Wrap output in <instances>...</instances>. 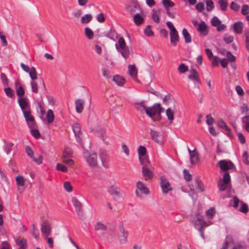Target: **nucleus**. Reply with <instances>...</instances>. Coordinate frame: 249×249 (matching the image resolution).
I'll use <instances>...</instances> for the list:
<instances>
[{
    "instance_id": "obj_1",
    "label": "nucleus",
    "mask_w": 249,
    "mask_h": 249,
    "mask_svg": "<svg viewBox=\"0 0 249 249\" xmlns=\"http://www.w3.org/2000/svg\"><path fill=\"white\" fill-rule=\"evenodd\" d=\"M83 156L87 164L90 167L93 168L98 166V156L94 152L85 150L84 152Z\"/></svg>"
},
{
    "instance_id": "obj_2",
    "label": "nucleus",
    "mask_w": 249,
    "mask_h": 249,
    "mask_svg": "<svg viewBox=\"0 0 249 249\" xmlns=\"http://www.w3.org/2000/svg\"><path fill=\"white\" fill-rule=\"evenodd\" d=\"M115 48L125 60L128 58L130 51L124 38L121 37L119 38L118 43L115 44Z\"/></svg>"
},
{
    "instance_id": "obj_3",
    "label": "nucleus",
    "mask_w": 249,
    "mask_h": 249,
    "mask_svg": "<svg viewBox=\"0 0 249 249\" xmlns=\"http://www.w3.org/2000/svg\"><path fill=\"white\" fill-rule=\"evenodd\" d=\"M166 25L170 29V42L173 46H176L179 40L178 32L171 21L167 22Z\"/></svg>"
},
{
    "instance_id": "obj_4",
    "label": "nucleus",
    "mask_w": 249,
    "mask_h": 249,
    "mask_svg": "<svg viewBox=\"0 0 249 249\" xmlns=\"http://www.w3.org/2000/svg\"><path fill=\"white\" fill-rule=\"evenodd\" d=\"M164 110V109L160 106V103H155L152 107H147L146 110V114L152 120H153V117L155 115L160 116Z\"/></svg>"
},
{
    "instance_id": "obj_5",
    "label": "nucleus",
    "mask_w": 249,
    "mask_h": 249,
    "mask_svg": "<svg viewBox=\"0 0 249 249\" xmlns=\"http://www.w3.org/2000/svg\"><path fill=\"white\" fill-rule=\"evenodd\" d=\"M192 222L195 228L200 233L201 237L204 239V229L203 227L202 216L198 213L196 214L194 217Z\"/></svg>"
},
{
    "instance_id": "obj_6",
    "label": "nucleus",
    "mask_w": 249,
    "mask_h": 249,
    "mask_svg": "<svg viewBox=\"0 0 249 249\" xmlns=\"http://www.w3.org/2000/svg\"><path fill=\"white\" fill-rule=\"evenodd\" d=\"M231 184V177L228 173H226L223 178L219 179L218 183V187L219 190L223 191L225 190L228 186Z\"/></svg>"
},
{
    "instance_id": "obj_7",
    "label": "nucleus",
    "mask_w": 249,
    "mask_h": 249,
    "mask_svg": "<svg viewBox=\"0 0 249 249\" xmlns=\"http://www.w3.org/2000/svg\"><path fill=\"white\" fill-rule=\"evenodd\" d=\"M160 186L163 194H167L172 191L173 188L170 182L164 176L160 177Z\"/></svg>"
},
{
    "instance_id": "obj_8",
    "label": "nucleus",
    "mask_w": 249,
    "mask_h": 249,
    "mask_svg": "<svg viewBox=\"0 0 249 249\" xmlns=\"http://www.w3.org/2000/svg\"><path fill=\"white\" fill-rule=\"evenodd\" d=\"M23 114L29 127L30 129L35 127L36 123L34 117L31 114V109L23 111Z\"/></svg>"
},
{
    "instance_id": "obj_9",
    "label": "nucleus",
    "mask_w": 249,
    "mask_h": 249,
    "mask_svg": "<svg viewBox=\"0 0 249 249\" xmlns=\"http://www.w3.org/2000/svg\"><path fill=\"white\" fill-rule=\"evenodd\" d=\"M31 86L32 91L35 93H38L39 87L42 88L44 90L45 89V83L42 78L38 79L36 81H32L31 82Z\"/></svg>"
},
{
    "instance_id": "obj_10",
    "label": "nucleus",
    "mask_w": 249,
    "mask_h": 249,
    "mask_svg": "<svg viewBox=\"0 0 249 249\" xmlns=\"http://www.w3.org/2000/svg\"><path fill=\"white\" fill-rule=\"evenodd\" d=\"M16 181L18 192L20 194L22 193L25 189L26 179L23 176L18 175L16 177Z\"/></svg>"
},
{
    "instance_id": "obj_11",
    "label": "nucleus",
    "mask_w": 249,
    "mask_h": 249,
    "mask_svg": "<svg viewBox=\"0 0 249 249\" xmlns=\"http://www.w3.org/2000/svg\"><path fill=\"white\" fill-rule=\"evenodd\" d=\"M218 165L223 171H227L234 167V165L230 160H220L218 162Z\"/></svg>"
},
{
    "instance_id": "obj_12",
    "label": "nucleus",
    "mask_w": 249,
    "mask_h": 249,
    "mask_svg": "<svg viewBox=\"0 0 249 249\" xmlns=\"http://www.w3.org/2000/svg\"><path fill=\"white\" fill-rule=\"evenodd\" d=\"M120 234H119L118 238L120 243L121 244H125L127 242V238L128 235V231L125 230L123 226L119 227Z\"/></svg>"
},
{
    "instance_id": "obj_13",
    "label": "nucleus",
    "mask_w": 249,
    "mask_h": 249,
    "mask_svg": "<svg viewBox=\"0 0 249 249\" xmlns=\"http://www.w3.org/2000/svg\"><path fill=\"white\" fill-rule=\"evenodd\" d=\"M188 77L189 79L193 80L195 84L197 85V87L199 88L198 85L200 84V81L199 78L198 73L196 70L192 69Z\"/></svg>"
},
{
    "instance_id": "obj_14",
    "label": "nucleus",
    "mask_w": 249,
    "mask_h": 249,
    "mask_svg": "<svg viewBox=\"0 0 249 249\" xmlns=\"http://www.w3.org/2000/svg\"><path fill=\"white\" fill-rule=\"evenodd\" d=\"M188 151L190 155V163L192 165L196 164L198 160H199V154L198 152H197L195 149L194 150H191L189 148H188Z\"/></svg>"
},
{
    "instance_id": "obj_15",
    "label": "nucleus",
    "mask_w": 249,
    "mask_h": 249,
    "mask_svg": "<svg viewBox=\"0 0 249 249\" xmlns=\"http://www.w3.org/2000/svg\"><path fill=\"white\" fill-rule=\"evenodd\" d=\"M99 157L103 166L106 168L108 167L109 158L107 152L104 151H101L99 153Z\"/></svg>"
},
{
    "instance_id": "obj_16",
    "label": "nucleus",
    "mask_w": 249,
    "mask_h": 249,
    "mask_svg": "<svg viewBox=\"0 0 249 249\" xmlns=\"http://www.w3.org/2000/svg\"><path fill=\"white\" fill-rule=\"evenodd\" d=\"M18 103L22 112L31 109L29 103L26 98H19L18 99Z\"/></svg>"
},
{
    "instance_id": "obj_17",
    "label": "nucleus",
    "mask_w": 249,
    "mask_h": 249,
    "mask_svg": "<svg viewBox=\"0 0 249 249\" xmlns=\"http://www.w3.org/2000/svg\"><path fill=\"white\" fill-rule=\"evenodd\" d=\"M41 231L45 236H48L51 234V228L48 221H44L42 223Z\"/></svg>"
},
{
    "instance_id": "obj_18",
    "label": "nucleus",
    "mask_w": 249,
    "mask_h": 249,
    "mask_svg": "<svg viewBox=\"0 0 249 249\" xmlns=\"http://www.w3.org/2000/svg\"><path fill=\"white\" fill-rule=\"evenodd\" d=\"M142 175L145 178L151 179L154 177V173L150 171L147 165H144L142 168Z\"/></svg>"
},
{
    "instance_id": "obj_19",
    "label": "nucleus",
    "mask_w": 249,
    "mask_h": 249,
    "mask_svg": "<svg viewBox=\"0 0 249 249\" xmlns=\"http://www.w3.org/2000/svg\"><path fill=\"white\" fill-rule=\"evenodd\" d=\"M72 202L73 205H74L76 212L78 215H80L82 213L81 209L82 207V203L78 200V199L76 197H72Z\"/></svg>"
},
{
    "instance_id": "obj_20",
    "label": "nucleus",
    "mask_w": 249,
    "mask_h": 249,
    "mask_svg": "<svg viewBox=\"0 0 249 249\" xmlns=\"http://www.w3.org/2000/svg\"><path fill=\"white\" fill-rule=\"evenodd\" d=\"M150 135L152 140L155 142L159 144L161 142V137L158 132L153 129H150Z\"/></svg>"
},
{
    "instance_id": "obj_21",
    "label": "nucleus",
    "mask_w": 249,
    "mask_h": 249,
    "mask_svg": "<svg viewBox=\"0 0 249 249\" xmlns=\"http://www.w3.org/2000/svg\"><path fill=\"white\" fill-rule=\"evenodd\" d=\"M136 186L137 188L142 193L145 195H148L149 193V190L148 188L142 181H138L137 182Z\"/></svg>"
},
{
    "instance_id": "obj_22",
    "label": "nucleus",
    "mask_w": 249,
    "mask_h": 249,
    "mask_svg": "<svg viewBox=\"0 0 249 249\" xmlns=\"http://www.w3.org/2000/svg\"><path fill=\"white\" fill-rule=\"evenodd\" d=\"M85 102L83 100L78 99L75 102L76 111L78 113H81L84 109Z\"/></svg>"
},
{
    "instance_id": "obj_23",
    "label": "nucleus",
    "mask_w": 249,
    "mask_h": 249,
    "mask_svg": "<svg viewBox=\"0 0 249 249\" xmlns=\"http://www.w3.org/2000/svg\"><path fill=\"white\" fill-rule=\"evenodd\" d=\"M128 71L129 74L134 79L137 78L138 71L135 65H130L128 66Z\"/></svg>"
},
{
    "instance_id": "obj_24",
    "label": "nucleus",
    "mask_w": 249,
    "mask_h": 249,
    "mask_svg": "<svg viewBox=\"0 0 249 249\" xmlns=\"http://www.w3.org/2000/svg\"><path fill=\"white\" fill-rule=\"evenodd\" d=\"M72 130L75 136L76 137L80 138L81 135V127L79 124L75 123L72 125Z\"/></svg>"
},
{
    "instance_id": "obj_25",
    "label": "nucleus",
    "mask_w": 249,
    "mask_h": 249,
    "mask_svg": "<svg viewBox=\"0 0 249 249\" xmlns=\"http://www.w3.org/2000/svg\"><path fill=\"white\" fill-rule=\"evenodd\" d=\"M243 28V24L242 22H237L233 24V30L234 32L238 34L242 33Z\"/></svg>"
},
{
    "instance_id": "obj_26",
    "label": "nucleus",
    "mask_w": 249,
    "mask_h": 249,
    "mask_svg": "<svg viewBox=\"0 0 249 249\" xmlns=\"http://www.w3.org/2000/svg\"><path fill=\"white\" fill-rule=\"evenodd\" d=\"M113 80L116 84L119 86H123L125 83V79L122 77L118 75L113 76Z\"/></svg>"
},
{
    "instance_id": "obj_27",
    "label": "nucleus",
    "mask_w": 249,
    "mask_h": 249,
    "mask_svg": "<svg viewBox=\"0 0 249 249\" xmlns=\"http://www.w3.org/2000/svg\"><path fill=\"white\" fill-rule=\"evenodd\" d=\"M182 34L184 38L185 43H191L192 41L191 36L186 28H183L182 29Z\"/></svg>"
},
{
    "instance_id": "obj_28",
    "label": "nucleus",
    "mask_w": 249,
    "mask_h": 249,
    "mask_svg": "<svg viewBox=\"0 0 249 249\" xmlns=\"http://www.w3.org/2000/svg\"><path fill=\"white\" fill-rule=\"evenodd\" d=\"M16 87L17 88V94L18 96L21 98V97L24 95L25 92L23 88L20 85L19 81H16Z\"/></svg>"
},
{
    "instance_id": "obj_29",
    "label": "nucleus",
    "mask_w": 249,
    "mask_h": 249,
    "mask_svg": "<svg viewBox=\"0 0 249 249\" xmlns=\"http://www.w3.org/2000/svg\"><path fill=\"white\" fill-rule=\"evenodd\" d=\"M94 229L95 231H105L107 229V227L106 225L101 222H97L94 225Z\"/></svg>"
},
{
    "instance_id": "obj_30",
    "label": "nucleus",
    "mask_w": 249,
    "mask_h": 249,
    "mask_svg": "<svg viewBox=\"0 0 249 249\" xmlns=\"http://www.w3.org/2000/svg\"><path fill=\"white\" fill-rule=\"evenodd\" d=\"M166 115L170 123H172L174 119V111L171 108H168L166 110Z\"/></svg>"
},
{
    "instance_id": "obj_31",
    "label": "nucleus",
    "mask_w": 249,
    "mask_h": 249,
    "mask_svg": "<svg viewBox=\"0 0 249 249\" xmlns=\"http://www.w3.org/2000/svg\"><path fill=\"white\" fill-rule=\"evenodd\" d=\"M92 18V16L90 14H86L81 18V22L82 24H87L89 22Z\"/></svg>"
},
{
    "instance_id": "obj_32",
    "label": "nucleus",
    "mask_w": 249,
    "mask_h": 249,
    "mask_svg": "<svg viewBox=\"0 0 249 249\" xmlns=\"http://www.w3.org/2000/svg\"><path fill=\"white\" fill-rule=\"evenodd\" d=\"M46 118L49 124L52 123L53 122L54 119V115L52 110H48L46 115Z\"/></svg>"
},
{
    "instance_id": "obj_33",
    "label": "nucleus",
    "mask_w": 249,
    "mask_h": 249,
    "mask_svg": "<svg viewBox=\"0 0 249 249\" xmlns=\"http://www.w3.org/2000/svg\"><path fill=\"white\" fill-rule=\"evenodd\" d=\"M160 14V11L159 10H153L152 12V18L154 22L157 23H159L160 19L159 16Z\"/></svg>"
},
{
    "instance_id": "obj_34",
    "label": "nucleus",
    "mask_w": 249,
    "mask_h": 249,
    "mask_svg": "<svg viewBox=\"0 0 249 249\" xmlns=\"http://www.w3.org/2000/svg\"><path fill=\"white\" fill-rule=\"evenodd\" d=\"M31 233L36 240L39 239V233L35 224H33L31 226Z\"/></svg>"
},
{
    "instance_id": "obj_35",
    "label": "nucleus",
    "mask_w": 249,
    "mask_h": 249,
    "mask_svg": "<svg viewBox=\"0 0 249 249\" xmlns=\"http://www.w3.org/2000/svg\"><path fill=\"white\" fill-rule=\"evenodd\" d=\"M134 21L135 23L139 26L143 22V18L139 14H137L134 16Z\"/></svg>"
},
{
    "instance_id": "obj_36",
    "label": "nucleus",
    "mask_w": 249,
    "mask_h": 249,
    "mask_svg": "<svg viewBox=\"0 0 249 249\" xmlns=\"http://www.w3.org/2000/svg\"><path fill=\"white\" fill-rule=\"evenodd\" d=\"M28 72L30 75V78L32 80V81H35V80L38 79L36 75V71L34 67H31V70H30V71Z\"/></svg>"
},
{
    "instance_id": "obj_37",
    "label": "nucleus",
    "mask_w": 249,
    "mask_h": 249,
    "mask_svg": "<svg viewBox=\"0 0 249 249\" xmlns=\"http://www.w3.org/2000/svg\"><path fill=\"white\" fill-rule=\"evenodd\" d=\"M135 105V107L142 112L143 110L146 112V110L147 107L144 105V102L136 103Z\"/></svg>"
},
{
    "instance_id": "obj_38",
    "label": "nucleus",
    "mask_w": 249,
    "mask_h": 249,
    "mask_svg": "<svg viewBox=\"0 0 249 249\" xmlns=\"http://www.w3.org/2000/svg\"><path fill=\"white\" fill-rule=\"evenodd\" d=\"M85 36L89 39H91L93 38L94 33L93 32L89 27H86L85 29Z\"/></svg>"
},
{
    "instance_id": "obj_39",
    "label": "nucleus",
    "mask_w": 249,
    "mask_h": 249,
    "mask_svg": "<svg viewBox=\"0 0 249 249\" xmlns=\"http://www.w3.org/2000/svg\"><path fill=\"white\" fill-rule=\"evenodd\" d=\"M14 145V144L11 142H7L5 144L4 147V149L7 155H8L12 150Z\"/></svg>"
},
{
    "instance_id": "obj_40",
    "label": "nucleus",
    "mask_w": 249,
    "mask_h": 249,
    "mask_svg": "<svg viewBox=\"0 0 249 249\" xmlns=\"http://www.w3.org/2000/svg\"><path fill=\"white\" fill-rule=\"evenodd\" d=\"M162 4L166 10H168L170 7H173L175 4L170 0H162Z\"/></svg>"
},
{
    "instance_id": "obj_41",
    "label": "nucleus",
    "mask_w": 249,
    "mask_h": 249,
    "mask_svg": "<svg viewBox=\"0 0 249 249\" xmlns=\"http://www.w3.org/2000/svg\"><path fill=\"white\" fill-rule=\"evenodd\" d=\"M138 152L139 160H142L141 157L144 156L146 152V148L143 146H140L138 148Z\"/></svg>"
},
{
    "instance_id": "obj_42",
    "label": "nucleus",
    "mask_w": 249,
    "mask_h": 249,
    "mask_svg": "<svg viewBox=\"0 0 249 249\" xmlns=\"http://www.w3.org/2000/svg\"><path fill=\"white\" fill-rule=\"evenodd\" d=\"M108 191L112 196H119L120 194L119 189L114 186H111Z\"/></svg>"
},
{
    "instance_id": "obj_43",
    "label": "nucleus",
    "mask_w": 249,
    "mask_h": 249,
    "mask_svg": "<svg viewBox=\"0 0 249 249\" xmlns=\"http://www.w3.org/2000/svg\"><path fill=\"white\" fill-rule=\"evenodd\" d=\"M218 3L220 5V9L223 11H225L227 10L228 3L226 1L224 0H218Z\"/></svg>"
},
{
    "instance_id": "obj_44",
    "label": "nucleus",
    "mask_w": 249,
    "mask_h": 249,
    "mask_svg": "<svg viewBox=\"0 0 249 249\" xmlns=\"http://www.w3.org/2000/svg\"><path fill=\"white\" fill-rule=\"evenodd\" d=\"M16 242L19 246H27V240L25 239L18 237L16 240Z\"/></svg>"
},
{
    "instance_id": "obj_45",
    "label": "nucleus",
    "mask_w": 249,
    "mask_h": 249,
    "mask_svg": "<svg viewBox=\"0 0 249 249\" xmlns=\"http://www.w3.org/2000/svg\"><path fill=\"white\" fill-rule=\"evenodd\" d=\"M242 122L245 124V128L248 132H249V115L244 116L242 118Z\"/></svg>"
},
{
    "instance_id": "obj_46",
    "label": "nucleus",
    "mask_w": 249,
    "mask_h": 249,
    "mask_svg": "<svg viewBox=\"0 0 249 249\" xmlns=\"http://www.w3.org/2000/svg\"><path fill=\"white\" fill-rule=\"evenodd\" d=\"M72 151L69 148H65L63 152V155L62 158H71L72 157Z\"/></svg>"
},
{
    "instance_id": "obj_47",
    "label": "nucleus",
    "mask_w": 249,
    "mask_h": 249,
    "mask_svg": "<svg viewBox=\"0 0 249 249\" xmlns=\"http://www.w3.org/2000/svg\"><path fill=\"white\" fill-rule=\"evenodd\" d=\"M206 28L207 25L205 22L201 21L199 24H198L197 30L198 31L202 33L206 30Z\"/></svg>"
},
{
    "instance_id": "obj_48",
    "label": "nucleus",
    "mask_w": 249,
    "mask_h": 249,
    "mask_svg": "<svg viewBox=\"0 0 249 249\" xmlns=\"http://www.w3.org/2000/svg\"><path fill=\"white\" fill-rule=\"evenodd\" d=\"M4 90L5 91V94L8 97L10 98H13L14 97V91L10 88H5L4 89Z\"/></svg>"
},
{
    "instance_id": "obj_49",
    "label": "nucleus",
    "mask_w": 249,
    "mask_h": 249,
    "mask_svg": "<svg viewBox=\"0 0 249 249\" xmlns=\"http://www.w3.org/2000/svg\"><path fill=\"white\" fill-rule=\"evenodd\" d=\"M196 189L200 192H202L204 190V187L203 183L199 180H196Z\"/></svg>"
},
{
    "instance_id": "obj_50",
    "label": "nucleus",
    "mask_w": 249,
    "mask_h": 249,
    "mask_svg": "<svg viewBox=\"0 0 249 249\" xmlns=\"http://www.w3.org/2000/svg\"><path fill=\"white\" fill-rule=\"evenodd\" d=\"M214 8V3L212 0H208L206 1V9L208 11H212Z\"/></svg>"
},
{
    "instance_id": "obj_51",
    "label": "nucleus",
    "mask_w": 249,
    "mask_h": 249,
    "mask_svg": "<svg viewBox=\"0 0 249 249\" xmlns=\"http://www.w3.org/2000/svg\"><path fill=\"white\" fill-rule=\"evenodd\" d=\"M0 78L2 81V84L4 86H7L8 85V79L7 78L6 75L4 73H1L0 74Z\"/></svg>"
},
{
    "instance_id": "obj_52",
    "label": "nucleus",
    "mask_w": 249,
    "mask_h": 249,
    "mask_svg": "<svg viewBox=\"0 0 249 249\" xmlns=\"http://www.w3.org/2000/svg\"><path fill=\"white\" fill-rule=\"evenodd\" d=\"M178 70L180 73H184L188 71V68L184 64H180L178 67Z\"/></svg>"
},
{
    "instance_id": "obj_53",
    "label": "nucleus",
    "mask_w": 249,
    "mask_h": 249,
    "mask_svg": "<svg viewBox=\"0 0 249 249\" xmlns=\"http://www.w3.org/2000/svg\"><path fill=\"white\" fill-rule=\"evenodd\" d=\"M226 57L227 58V59L231 62H233L236 60V57L233 55L230 52H227Z\"/></svg>"
},
{
    "instance_id": "obj_54",
    "label": "nucleus",
    "mask_w": 249,
    "mask_h": 249,
    "mask_svg": "<svg viewBox=\"0 0 249 249\" xmlns=\"http://www.w3.org/2000/svg\"><path fill=\"white\" fill-rule=\"evenodd\" d=\"M241 203L239 211L243 213H247L249 211L248 205L243 202H241Z\"/></svg>"
},
{
    "instance_id": "obj_55",
    "label": "nucleus",
    "mask_w": 249,
    "mask_h": 249,
    "mask_svg": "<svg viewBox=\"0 0 249 249\" xmlns=\"http://www.w3.org/2000/svg\"><path fill=\"white\" fill-rule=\"evenodd\" d=\"M220 23L221 21L216 17H213L211 19L212 25L214 27H217Z\"/></svg>"
},
{
    "instance_id": "obj_56",
    "label": "nucleus",
    "mask_w": 249,
    "mask_h": 249,
    "mask_svg": "<svg viewBox=\"0 0 249 249\" xmlns=\"http://www.w3.org/2000/svg\"><path fill=\"white\" fill-rule=\"evenodd\" d=\"M64 188L65 190L68 192H71L72 191V187L69 181H66L64 183Z\"/></svg>"
},
{
    "instance_id": "obj_57",
    "label": "nucleus",
    "mask_w": 249,
    "mask_h": 249,
    "mask_svg": "<svg viewBox=\"0 0 249 249\" xmlns=\"http://www.w3.org/2000/svg\"><path fill=\"white\" fill-rule=\"evenodd\" d=\"M31 134L36 138H38L40 137V133L39 131L36 129L35 127L30 129Z\"/></svg>"
},
{
    "instance_id": "obj_58",
    "label": "nucleus",
    "mask_w": 249,
    "mask_h": 249,
    "mask_svg": "<svg viewBox=\"0 0 249 249\" xmlns=\"http://www.w3.org/2000/svg\"><path fill=\"white\" fill-rule=\"evenodd\" d=\"M144 33L148 36H152L154 35V33L152 31L150 25H148L144 30Z\"/></svg>"
},
{
    "instance_id": "obj_59",
    "label": "nucleus",
    "mask_w": 249,
    "mask_h": 249,
    "mask_svg": "<svg viewBox=\"0 0 249 249\" xmlns=\"http://www.w3.org/2000/svg\"><path fill=\"white\" fill-rule=\"evenodd\" d=\"M183 175L184 179L187 181H190L192 179V175L190 174L189 172L187 170L183 171Z\"/></svg>"
},
{
    "instance_id": "obj_60",
    "label": "nucleus",
    "mask_w": 249,
    "mask_h": 249,
    "mask_svg": "<svg viewBox=\"0 0 249 249\" xmlns=\"http://www.w3.org/2000/svg\"><path fill=\"white\" fill-rule=\"evenodd\" d=\"M56 169L58 171H61L63 172H66L67 171V167L62 164H60V163H57Z\"/></svg>"
},
{
    "instance_id": "obj_61",
    "label": "nucleus",
    "mask_w": 249,
    "mask_h": 249,
    "mask_svg": "<svg viewBox=\"0 0 249 249\" xmlns=\"http://www.w3.org/2000/svg\"><path fill=\"white\" fill-rule=\"evenodd\" d=\"M241 13L243 15H247L249 13V6L248 5H243L242 7Z\"/></svg>"
},
{
    "instance_id": "obj_62",
    "label": "nucleus",
    "mask_w": 249,
    "mask_h": 249,
    "mask_svg": "<svg viewBox=\"0 0 249 249\" xmlns=\"http://www.w3.org/2000/svg\"><path fill=\"white\" fill-rule=\"evenodd\" d=\"M215 213V210L213 208L209 209L206 212V215L209 218H212L213 214Z\"/></svg>"
},
{
    "instance_id": "obj_63",
    "label": "nucleus",
    "mask_w": 249,
    "mask_h": 249,
    "mask_svg": "<svg viewBox=\"0 0 249 249\" xmlns=\"http://www.w3.org/2000/svg\"><path fill=\"white\" fill-rule=\"evenodd\" d=\"M25 151H26V154L30 157H31L32 159L33 158H34V152L33 151V150L31 149V148H30V147H29V146H26V148H25Z\"/></svg>"
},
{
    "instance_id": "obj_64",
    "label": "nucleus",
    "mask_w": 249,
    "mask_h": 249,
    "mask_svg": "<svg viewBox=\"0 0 249 249\" xmlns=\"http://www.w3.org/2000/svg\"><path fill=\"white\" fill-rule=\"evenodd\" d=\"M0 249H11V247L7 241H3L1 243Z\"/></svg>"
}]
</instances>
